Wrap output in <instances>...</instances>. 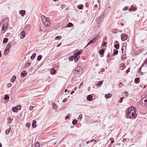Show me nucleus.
Listing matches in <instances>:
<instances>
[{
  "instance_id": "1",
  "label": "nucleus",
  "mask_w": 147,
  "mask_h": 147,
  "mask_svg": "<svg viewBox=\"0 0 147 147\" xmlns=\"http://www.w3.org/2000/svg\"><path fill=\"white\" fill-rule=\"evenodd\" d=\"M8 22H4V24L3 25L2 28V30H1V32L3 33H4L5 30L6 29L8 26Z\"/></svg>"
},
{
  "instance_id": "2",
  "label": "nucleus",
  "mask_w": 147,
  "mask_h": 147,
  "mask_svg": "<svg viewBox=\"0 0 147 147\" xmlns=\"http://www.w3.org/2000/svg\"><path fill=\"white\" fill-rule=\"evenodd\" d=\"M131 110L129 111V109L127 110L126 112V117L127 118H132L131 116Z\"/></svg>"
},
{
  "instance_id": "3",
  "label": "nucleus",
  "mask_w": 147,
  "mask_h": 147,
  "mask_svg": "<svg viewBox=\"0 0 147 147\" xmlns=\"http://www.w3.org/2000/svg\"><path fill=\"white\" fill-rule=\"evenodd\" d=\"M11 45V44L10 43H8V45L7 47H6L5 51H4V53L5 54H7V53L9 52L10 51V48Z\"/></svg>"
},
{
  "instance_id": "4",
  "label": "nucleus",
  "mask_w": 147,
  "mask_h": 147,
  "mask_svg": "<svg viewBox=\"0 0 147 147\" xmlns=\"http://www.w3.org/2000/svg\"><path fill=\"white\" fill-rule=\"evenodd\" d=\"M127 36L126 34H122L121 35V39L123 41H124L127 38Z\"/></svg>"
},
{
  "instance_id": "5",
  "label": "nucleus",
  "mask_w": 147,
  "mask_h": 147,
  "mask_svg": "<svg viewBox=\"0 0 147 147\" xmlns=\"http://www.w3.org/2000/svg\"><path fill=\"white\" fill-rule=\"evenodd\" d=\"M144 100V98L142 99L141 100H140L139 102V104L142 105V107H147V104L146 103H143V100Z\"/></svg>"
},
{
  "instance_id": "6",
  "label": "nucleus",
  "mask_w": 147,
  "mask_h": 147,
  "mask_svg": "<svg viewBox=\"0 0 147 147\" xmlns=\"http://www.w3.org/2000/svg\"><path fill=\"white\" fill-rule=\"evenodd\" d=\"M21 36L20 38L21 39H23L25 36V32L24 31H22L20 33Z\"/></svg>"
},
{
  "instance_id": "7",
  "label": "nucleus",
  "mask_w": 147,
  "mask_h": 147,
  "mask_svg": "<svg viewBox=\"0 0 147 147\" xmlns=\"http://www.w3.org/2000/svg\"><path fill=\"white\" fill-rule=\"evenodd\" d=\"M27 73L26 71H22L21 74V75L22 77H24L27 74Z\"/></svg>"
},
{
  "instance_id": "8",
  "label": "nucleus",
  "mask_w": 147,
  "mask_h": 147,
  "mask_svg": "<svg viewBox=\"0 0 147 147\" xmlns=\"http://www.w3.org/2000/svg\"><path fill=\"white\" fill-rule=\"evenodd\" d=\"M121 50H122V56H121V59H125L126 58H125L126 56V55H125V53L124 54H123V48Z\"/></svg>"
},
{
  "instance_id": "9",
  "label": "nucleus",
  "mask_w": 147,
  "mask_h": 147,
  "mask_svg": "<svg viewBox=\"0 0 147 147\" xmlns=\"http://www.w3.org/2000/svg\"><path fill=\"white\" fill-rule=\"evenodd\" d=\"M45 26L48 27L51 25V23L49 21H47L45 22V23L44 24Z\"/></svg>"
},
{
  "instance_id": "10",
  "label": "nucleus",
  "mask_w": 147,
  "mask_h": 147,
  "mask_svg": "<svg viewBox=\"0 0 147 147\" xmlns=\"http://www.w3.org/2000/svg\"><path fill=\"white\" fill-rule=\"evenodd\" d=\"M92 99V96L91 95H89L87 97V100L88 101H91Z\"/></svg>"
},
{
  "instance_id": "11",
  "label": "nucleus",
  "mask_w": 147,
  "mask_h": 147,
  "mask_svg": "<svg viewBox=\"0 0 147 147\" xmlns=\"http://www.w3.org/2000/svg\"><path fill=\"white\" fill-rule=\"evenodd\" d=\"M82 52L81 51H78L74 54V56L75 57H78V56L80 55L82 53Z\"/></svg>"
},
{
  "instance_id": "12",
  "label": "nucleus",
  "mask_w": 147,
  "mask_h": 147,
  "mask_svg": "<svg viewBox=\"0 0 147 147\" xmlns=\"http://www.w3.org/2000/svg\"><path fill=\"white\" fill-rule=\"evenodd\" d=\"M20 13L22 16H24L25 14V11L24 10H21L20 11Z\"/></svg>"
},
{
  "instance_id": "13",
  "label": "nucleus",
  "mask_w": 147,
  "mask_h": 147,
  "mask_svg": "<svg viewBox=\"0 0 147 147\" xmlns=\"http://www.w3.org/2000/svg\"><path fill=\"white\" fill-rule=\"evenodd\" d=\"M45 16H42L41 17V18L42 20V23L43 24L45 23V22H46V19L44 18Z\"/></svg>"
},
{
  "instance_id": "14",
  "label": "nucleus",
  "mask_w": 147,
  "mask_h": 147,
  "mask_svg": "<svg viewBox=\"0 0 147 147\" xmlns=\"http://www.w3.org/2000/svg\"><path fill=\"white\" fill-rule=\"evenodd\" d=\"M50 71V74L52 75L54 74L56 72V71L53 68L51 69Z\"/></svg>"
},
{
  "instance_id": "15",
  "label": "nucleus",
  "mask_w": 147,
  "mask_h": 147,
  "mask_svg": "<svg viewBox=\"0 0 147 147\" xmlns=\"http://www.w3.org/2000/svg\"><path fill=\"white\" fill-rule=\"evenodd\" d=\"M136 114H135V113H134L133 112H132L131 115V117H132V118H131V119H134L136 116Z\"/></svg>"
},
{
  "instance_id": "16",
  "label": "nucleus",
  "mask_w": 147,
  "mask_h": 147,
  "mask_svg": "<svg viewBox=\"0 0 147 147\" xmlns=\"http://www.w3.org/2000/svg\"><path fill=\"white\" fill-rule=\"evenodd\" d=\"M16 77L15 76H13L11 78V82L12 83L13 82L15 81V80L16 79Z\"/></svg>"
},
{
  "instance_id": "17",
  "label": "nucleus",
  "mask_w": 147,
  "mask_h": 147,
  "mask_svg": "<svg viewBox=\"0 0 147 147\" xmlns=\"http://www.w3.org/2000/svg\"><path fill=\"white\" fill-rule=\"evenodd\" d=\"M112 94L110 93H108L107 94H106L105 95V97L106 98H108L111 97Z\"/></svg>"
},
{
  "instance_id": "18",
  "label": "nucleus",
  "mask_w": 147,
  "mask_h": 147,
  "mask_svg": "<svg viewBox=\"0 0 147 147\" xmlns=\"http://www.w3.org/2000/svg\"><path fill=\"white\" fill-rule=\"evenodd\" d=\"M103 82V81H100L98 82V83L97 84V85H96V86L98 87H100L101 86Z\"/></svg>"
},
{
  "instance_id": "19",
  "label": "nucleus",
  "mask_w": 147,
  "mask_h": 147,
  "mask_svg": "<svg viewBox=\"0 0 147 147\" xmlns=\"http://www.w3.org/2000/svg\"><path fill=\"white\" fill-rule=\"evenodd\" d=\"M36 123V121L34 120L33 121L32 125L33 127L34 128L36 127V125L35 124Z\"/></svg>"
},
{
  "instance_id": "20",
  "label": "nucleus",
  "mask_w": 147,
  "mask_h": 147,
  "mask_svg": "<svg viewBox=\"0 0 147 147\" xmlns=\"http://www.w3.org/2000/svg\"><path fill=\"white\" fill-rule=\"evenodd\" d=\"M140 80L139 78H135L134 82L136 83H138L139 82Z\"/></svg>"
},
{
  "instance_id": "21",
  "label": "nucleus",
  "mask_w": 147,
  "mask_h": 147,
  "mask_svg": "<svg viewBox=\"0 0 147 147\" xmlns=\"http://www.w3.org/2000/svg\"><path fill=\"white\" fill-rule=\"evenodd\" d=\"M18 109L17 107H13L12 109V111L14 112H17L18 111Z\"/></svg>"
},
{
  "instance_id": "22",
  "label": "nucleus",
  "mask_w": 147,
  "mask_h": 147,
  "mask_svg": "<svg viewBox=\"0 0 147 147\" xmlns=\"http://www.w3.org/2000/svg\"><path fill=\"white\" fill-rule=\"evenodd\" d=\"M8 39L6 38H3V43L4 44H5L7 42Z\"/></svg>"
},
{
  "instance_id": "23",
  "label": "nucleus",
  "mask_w": 147,
  "mask_h": 147,
  "mask_svg": "<svg viewBox=\"0 0 147 147\" xmlns=\"http://www.w3.org/2000/svg\"><path fill=\"white\" fill-rule=\"evenodd\" d=\"M99 53L101 55H102L104 53V50L103 49L100 50L99 51Z\"/></svg>"
},
{
  "instance_id": "24",
  "label": "nucleus",
  "mask_w": 147,
  "mask_h": 147,
  "mask_svg": "<svg viewBox=\"0 0 147 147\" xmlns=\"http://www.w3.org/2000/svg\"><path fill=\"white\" fill-rule=\"evenodd\" d=\"M35 145V147H40V145L39 142H36L35 144L33 145Z\"/></svg>"
},
{
  "instance_id": "25",
  "label": "nucleus",
  "mask_w": 147,
  "mask_h": 147,
  "mask_svg": "<svg viewBox=\"0 0 147 147\" xmlns=\"http://www.w3.org/2000/svg\"><path fill=\"white\" fill-rule=\"evenodd\" d=\"M118 51L115 49H114V52L113 53V54L114 55H117L118 53Z\"/></svg>"
},
{
  "instance_id": "26",
  "label": "nucleus",
  "mask_w": 147,
  "mask_h": 147,
  "mask_svg": "<svg viewBox=\"0 0 147 147\" xmlns=\"http://www.w3.org/2000/svg\"><path fill=\"white\" fill-rule=\"evenodd\" d=\"M74 59L75 62L79 60L80 58V57H75V56H74Z\"/></svg>"
},
{
  "instance_id": "27",
  "label": "nucleus",
  "mask_w": 147,
  "mask_h": 147,
  "mask_svg": "<svg viewBox=\"0 0 147 147\" xmlns=\"http://www.w3.org/2000/svg\"><path fill=\"white\" fill-rule=\"evenodd\" d=\"M93 41L92 40H91L88 44H87V45L84 47V48H85V47H87V46H88L90 45V44H92V43H93Z\"/></svg>"
},
{
  "instance_id": "28",
  "label": "nucleus",
  "mask_w": 147,
  "mask_h": 147,
  "mask_svg": "<svg viewBox=\"0 0 147 147\" xmlns=\"http://www.w3.org/2000/svg\"><path fill=\"white\" fill-rule=\"evenodd\" d=\"M36 55V54L35 53H34L30 57L31 59L32 60H33L35 57Z\"/></svg>"
},
{
  "instance_id": "29",
  "label": "nucleus",
  "mask_w": 147,
  "mask_h": 147,
  "mask_svg": "<svg viewBox=\"0 0 147 147\" xmlns=\"http://www.w3.org/2000/svg\"><path fill=\"white\" fill-rule=\"evenodd\" d=\"M42 56L41 55H39L38 56L37 58L38 61H40L42 58Z\"/></svg>"
},
{
  "instance_id": "30",
  "label": "nucleus",
  "mask_w": 147,
  "mask_h": 147,
  "mask_svg": "<svg viewBox=\"0 0 147 147\" xmlns=\"http://www.w3.org/2000/svg\"><path fill=\"white\" fill-rule=\"evenodd\" d=\"M10 128H9V129H7L5 131V134H8L10 132Z\"/></svg>"
},
{
  "instance_id": "31",
  "label": "nucleus",
  "mask_w": 147,
  "mask_h": 147,
  "mask_svg": "<svg viewBox=\"0 0 147 147\" xmlns=\"http://www.w3.org/2000/svg\"><path fill=\"white\" fill-rule=\"evenodd\" d=\"M73 26V24L71 22H69V23L67 25V26L68 27H72Z\"/></svg>"
},
{
  "instance_id": "32",
  "label": "nucleus",
  "mask_w": 147,
  "mask_h": 147,
  "mask_svg": "<svg viewBox=\"0 0 147 147\" xmlns=\"http://www.w3.org/2000/svg\"><path fill=\"white\" fill-rule=\"evenodd\" d=\"M114 47L116 49H119V44H115L114 45Z\"/></svg>"
},
{
  "instance_id": "33",
  "label": "nucleus",
  "mask_w": 147,
  "mask_h": 147,
  "mask_svg": "<svg viewBox=\"0 0 147 147\" xmlns=\"http://www.w3.org/2000/svg\"><path fill=\"white\" fill-rule=\"evenodd\" d=\"M77 122V120L76 119H75L73 120L72 122V123L73 124V125H75L76 124Z\"/></svg>"
},
{
  "instance_id": "34",
  "label": "nucleus",
  "mask_w": 147,
  "mask_h": 147,
  "mask_svg": "<svg viewBox=\"0 0 147 147\" xmlns=\"http://www.w3.org/2000/svg\"><path fill=\"white\" fill-rule=\"evenodd\" d=\"M83 6L82 5H78V8L80 9H83Z\"/></svg>"
},
{
  "instance_id": "35",
  "label": "nucleus",
  "mask_w": 147,
  "mask_h": 147,
  "mask_svg": "<svg viewBox=\"0 0 147 147\" xmlns=\"http://www.w3.org/2000/svg\"><path fill=\"white\" fill-rule=\"evenodd\" d=\"M4 99L5 100H7L9 98V97L7 95H5L4 97Z\"/></svg>"
},
{
  "instance_id": "36",
  "label": "nucleus",
  "mask_w": 147,
  "mask_h": 147,
  "mask_svg": "<svg viewBox=\"0 0 147 147\" xmlns=\"http://www.w3.org/2000/svg\"><path fill=\"white\" fill-rule=\"evenodd\" d=\"M75 69V72H74V73H75V74H77L78 73V72H80V69Z\"/></svg>"
},
{
  "instance_id": "37",
  "label": "nucleus",
  "mask_w": 147,
  "mask_h": 147,
  "mask_svg": "<svg viewBox=\"0 0 147 147\" xmlns=\"http://www.w3.org/2000/svg\"><path fill=\"white\" fill-rule=\"evenodd\" d=\"M131 7H132V10L133 11H135L136 10L137 8L136 7H133L132 5H131Z\"/></svg>"
},
{
  "instance_id": "38",
  "label": "nucleus",
  "mask_w": 147,
  "mask_h": 147,
  "mask_svg": "<svg viewBox=\"0 0 147 147\" xmlns=\"http://www.w3.org/2000/svg\"><path fill=\"white\" fill-rule=\"evenodd\" d=\"M8 122L9 123H11L12 121L13 120L12 119H11V118L10 117H8Z\"/></svg>"
},
{
  "instance_id": "39",
  "label": "nucleus",
  "mask_w": 147,
  "mask_h": 147,
  "mask_svg": "<svg viewBox=\"0 0 147 147\" xmlns=\"http://www.w3.org/2000/svg\"><path fill=\"white\" fill-rule=\"evenodd\" d=\"M74 59V56H72L70 57L69 58V59L70 61H72Z\"/></svg>"
},
{
  "instance_id": "40",
  "label": "nucleus",
  "mask_w": 147,
  "mask_h": 147,
  "mask_svg": "<svg viewBox=\"0 0 147 147\" xmlns=\"http://www.w3.org/2000/svg\"><path fill=\"white\" fill-rule=\"evenodd\" d=\"M144 63H143L142 64L141 66L139 69L138 71V72H140V71L142 67L144 66Z\"/></svg>"
},
{
  "instance_id": "41",
  "label": "nucleus",
  "mask_w": 147,
  "mask_h": 147,
  "mask_svg": "<svg viewBox=\"0 0 147 147\" xmlns=\"http://www.w3.org/2000/svg\"><path fill=\"white\" fill-rule=\"evenodd\" d=\"M61 36H56L55 37V39L56 40L57 39H61Z\"/></svg>"
},
{
  "instance_id": "42",
  "label": "nucleus",
  "mask_w": 147,
  "mask_h": 147,
  "mask_svg": "<svg viewBox=\"0 0 147 147\" xmlns=\"http://www.w3.org/2000/svg\"><path fill=\"white\" fill-rule=\"evenodd\" d=\"M82 114H80L79 117H78V119H82Z\"/></svg>"
},
{
  "instance_id": "43",
  "label": "nucleus",
  "mask_w": 147,
  "mask_h": 147,
  "mask_svg": "<svg viewBox=\"0 0 147 147\" xmlns=\"http://www.w3.org/2000/svg\"><path fill=\"white\" fill-rule=\"evenodd\" d=\"M110 140L111 141V142L112 143H113L114 142V139L113 138H110Z\"/></svg>"
},
{
  "instance_id": "44",
  "label": "nucleus",
  "mask_w": 147,
  "mask_h": 147,
  "mask_svg": "<svg viewBox=\"0 0 147 147\" xmlns=\"http://www.w3.org/2000/svg\"><path fill=\"white\" fill-rule=\"evenodd\" d=\"M30 126V123H28L26 124V126L29 127Z\"/></svg>"
},
{
  "instance_id": "45",
  "label": "nucleus",
  "mask_w": 147,
  "mask_h": 147,
  "mask_svg": "<svg viewBox=\"0 0 147 147\" xmlns=\"http://www.w3.org/2000/svg\"><path fill=\"white\" fill-rule=\"evenodd\" d=\"M134 107H133L131 106L128 109H129V111L131 110V111H133V109H134Z\"/></svg>"
},
{
  "instance_id": "46",
  "label": "nucleus",
  "mask_w": 147,
  "mask_h": 147,
  "mask_svg": "<svg viewBox=\"0 0 147 147\" xmlns=\"http://www.w3.org/2000/svg\"><path fill=\"white\" fill-rule=\"evenodd\" d=\"M130 68H129L126 71V73L127 74L130 71Z\"/></svg>"
},
{
  "instance_id": "47",
  "label": "nucleus",
  "mask_w": 147,
  "mask_h": 147,
  "mask_svg": "<svg viewBox=\"0 0 147 147\" xmlns=\"http://www.w3.org/2000/svg\"><path fill=\"white\" fill-rule=\"evenodd\" d=\"M124 97H122L120 98V103H121L123 100V99L124 98Z\"/></svg>"
},
{
  "instance_id": "48",
  "label": "nucleus",
  "mask_w": 147,
  "mask_h": 147,
  "mask_svg": "<svg viewBox=\"0 0 147 147\" xmlns=\"http://www.w3.org/2000/svg\"><path fill=\"white\" fill-rule=\"evenodd\" d=\"M52 104L53 105V107L55 108L56 109L57 107V105L56 104Z\"/></svg>"
},
{
  "instance_id": "49",
  "label": "nucleus",
  "mask_w": 147,
  "mask_h": 147,
  "mask_svg": "<svg viewBox=\"0 0 147 147\" xmlns=\"http://www.w3.org/2000/svg\"><path fill=\"white\" fill-rule=\"evenodd\" d=\"M128 7L127 6H126L123 8V10L124 11H125L126 10L128 9Z\"/></svg>"
},
{
  "instance_id": "50",
  "label": "nucleus",
  "mask_w": 147,
  "mask_h": 147,
  "mask_svg": "<svg viewBox=\"0 0 147 147\" xmlns=\"http://www.w3.org/2000/svg\"><path fill=\"white\" fill-rule=\"evenodd\" d=\"M17 107L18 108H17L18 109V110H20L21 108V106L20 105H18L17 106Z\"/></svg>"
},
{
  "instance_id": "51",
  "label": "nucleus",
  "mask_w": 147,
  "mask_h": 147,
  "mask_svg": "<svg viewBox=\"0 0 147 147\" xmlns=\"http://www.w3.org/2000/svg\"><path fill=\"white\" fill-rule=\"evenodd\" d=\"M31 65V63H27L26 64V67H29L30 65Z\"/></svg>"
},
{
  "instance_id": "52",
  "label": "nucleus",
  "mask_w": 147,
  "mask_h": 147,
  "mask_svg": "<svg viewBox=\"0 0 147 147\" xmlns=\"http://www.w3.org/2000/svg\"><path fill=\"white\" fill-rule=\"evenodd\" d=\"M67 99L66 98H64V99H63V100L62 101V102H66L67 100Z\"/></svg>"
},
{
  "instance_id": "53",
  "label": "nucleus",
  "mask_w": 147,
  "mask_h": 147,
  "mask_svg": "<svg viewBox=\"0 0 147 147\" xmlns=\"http://www.w3.org/2000/svg\"><path fill=\"white\" fill-rule=\"evenodd\" d=\"M33 107L32 106H30L29 108V109L30 110H32L33 109Z\"/></svg>"
},
{
  "instance_id": "54",
  "label": "nucleus",
  "mask_w": 147,
  "mask_h": 147,
  "mask_svg": "<svg viewBox=\"0 0 147 147\" xmlns=\"http://www.w3.org/2000/svg\"><path fill=\"white\" fill-rule=\"evenodd\" d=\"M107 44V43L106 42H104L102 44V45L105 46Z\"/></svg>"
},
{
  "instance_id": "55",
  "label": "nucleus",
  "mask_w": 147,
  "mask_h": 147,
  "mask_svg": "<svg viewBox=\"0 0 147 147\" xmlns=\"http://www.w3.org/2000/svg\"><path fill=\"white\" fill-rule=\"evenodd\" d=\"M144 64L145 63L147 65V59L144 61Z\"/></svg>"
},
{
  "instance_id": "56",
  "label": "nucleus",
  "mask_w": 147,
  "mask_h": 147,
  "mask_svg": "<svg viewBox=\"0 0 147 147\" xmlns=\"http://www.w3.org/2000/svg\"><path fill=\"white\" fill-rule=\"evenodd\" d=\"M83 82H82L80 84V86H79V88H80V87L82 86L83 85Z\"/></svg>"
},
{
  "instance_id": "57",
  "label": "nucleus",
  "mask_w": 147,
  "mask_h": 147,
  "mask_svg": "<svg viewBox=\"0 0 147 147\" xmlns=\"http://www.w3.org/2000/svg\"><path fill=\"white\" fill-rule=\"evenodd\" d=\"M11 83H9L8 85H7V86L9 87H11Z\"/></svg>"
},
{
  "instance_id": "58",
  "label": "nucleus",
  "mask_w": 147,
  "mask_h": 147,
  "mask_svg": "<svg viewBox=\"0 0 147 147\" xmlns=\"http://www.w3.org/2000/svg\"><path fill=\"white\" fill-rule=\"evenodd\" d=\"M123 142H126V139L124 138L122 140Z\"/></svg>"
},
{
  "instance_id": "59",
  "label": "nucleus",
  "mask_w": 147,
  "mask_h": 147,
  "mask_svg": "<svg viewBox=\"0 0 147 147\" xmlns=\"http://www.w3.org/2000/svg\"><path fill=\"white\" fill-rule=\"evenodd\" d=\"M69 118V117L68 115H67V116H65V119H68Z\"/></svg>"
},
{
  "instance_id": "60",
  "label": "nucleus",
  "mask_w": 147,
  "mask_h": 147,
  "mask_svg": "<svg viewBox=\"0 0 147 147\" xmlns=\"http://www.w3.org/2000/svg\"><path fill=\"white\" fill-rule=\"evenodd\" d=\"M144 102H147V103H146L147 104V100L145 99V100L144 99Z\"/></svg>"
},
{
  "instance_id": "61",
  "label": "nucleus",
  "mask_w": 147,
  "mask_h": 147,
  "mask_svg": "<svg viewBox=\"0 0 147 147\" xmlns=\"http://www.w3.org/2000/svg\"><path fill=\"white\" fill-rule=\"evenodd\" d=\"M44 18H45L46 19V21H49V19L47 17H45Z\"/></svg>"
},
{
  "instance_id": "62",
  "label": "nucleus",
  "mask_w": 147,
  "mask_h": 147,
  "mask_svg": "<svg viewBox=\"0 0 147 147\" xmlns=\"http://www.w3.org/2000/svg\"><path fill=\"white\" fill-rule=\"evenodd\" d=\"M74 92V91H71V94H73Z\"/></svg>"
},
{
  "instance_id": "63",
  "label": "nucleus",
  "mask_w": 147,
  "mask_h": 147,
  "mask_svg": "<svg viewBox=\"0 0 147 147\" xmlns=\"http://www.w3.org/2000/svg\"><path fill=\"white\" fill-rule=\"evenodd\" d=\"M132 7H131V8H129V11H132Z\"/></svg>"
},
{
  "instance_id": "64",
  "label": "nucleus",
  "mask_w": 147,
  "mask_h": 147,
  "mask_svg": "<svg viewBox=\"0 0 147 147\" xmlns=\"http://www.w3.org/2000/svg\"><path fill=\"white\" fill-rule=\"evenodd\" d=\"M101 71H104V68H102L101 69Z\"/></svg>"
}]
</instances>
